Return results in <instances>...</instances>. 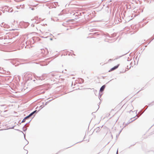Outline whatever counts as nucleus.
I'll list each match as a JSON object with an SVG mask.
<instances>
[{
    "mask_svg": "<svg viewBox=\"0 0 154 154\" xmlns=\"http://www.w3.org/2000/svg\"><path fill=\"white\" fill-rule=\"evenodd\" d=\"M36 111H35L33 112H32L31 113L29 116L26 117L22 121V122H25V120L27 118H29V117L31 116L32 115H33Z\"/></svg>",
    "mask_w": 154,
    "mask_h": 154,
    "instance_id": "obj_1",
    "label": "nucleus"
},
{
    "mask_svg": "<svg viewBox=\"0 0 154 154\" xmlns=\"http://www.w3.org/2000/svg\"><path fill=\"white\" fill-rule=\"evenodd\" d=\"M119 66V64H118L117 66H114L112 68L110 69V70L109 71V72H110L112 71H113V70L116 69Z\"/></svg>",
    "mask_w": 154,
    "mask_h": 154,
    "instance_id": "obj_2",
    "label": "nucleus"
},
{
    "mask_svg": "<svg viewBox=\"0 0 154 154\" xmlns=\"http://www.w3.org/2000/svg\"><path fill=\"white\" fill-rule=\"evenodd\" d=\"M105 86L103 85L100 88V91L101 92H102L103 91L105 88Z\"/></svg>",
    "mask_w": 154,
    "mask_h": 154,
    "instance_id": "obj_3",
    "label": "nucleus"
},
{
    "mask_svg": "<svg viewBox=\"0 0 154 154\" xmlns=\"http://www.w3.org/2000/svg\"><path fill=\"white\" fill-rule=\"evenodd\" d=\"M29 75H30V74H26L25 75H26V76Z\"/></svg>",
    "mask_w": 154,
    "mask_h": 154,
    "instance_id": "obj_4",
    "label": "nucleus"
}]
</instances>
